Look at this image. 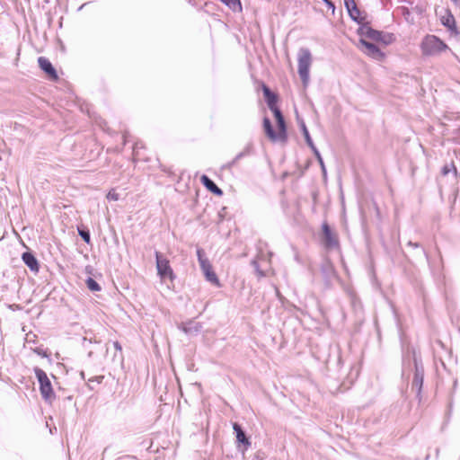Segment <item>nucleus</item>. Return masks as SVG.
<instances>
[{
	"label": "nucleus",
	"instance_id": "0eeeda50",
	"mask_svg": "<svg viewBox=\"0 0 460 460\" xmlns=\"http://www.w3.org/2000/svg\"><path fill=\"white\" fill-rule=\"evenodd\" d=\"M197 255L206 279L215 286H220L219 279L217 278L216 272L213 270L211 263L207 258L204 257V252L201 249H198Z\"/></svg>",
	"mask_w": 460,
	"mask_h": 460
},
{
	"label": "nucleus",
	"instance_id": "f3484780",
	"mask_svg": "<svg viewBox=\"0 0 460 460\" xmlns=\"http://www.w3.org/2000/svg\"><path fill=\"white\" fill-rule=\"evenodd\" d=\"M86 286L89 290L93 292H97L101 290V286L92 278H88L86 279Z\"/></svg>",
	"mask_w": 460,
	"mask_h": 460
},
{
	"label": "nucleus",
	"instance_id": "dca6fc26",
	"mask_svg": "<svg viewBox=\"0 0 460 460\" xmlns=\"http://www.w3.org/2000/svg\"><path fill=\"white\" fill-rule=\"evenodd\" d=\"M221 2L228 6L233 12L241 13L243 11L241 0H221Z\"/></svg>",
	"mask_w": 460,
	"mask_h": 460
},
{
	"label": "nucleus",
	"instance_id": "4468645a",
	"mask_svg": "<svg viewBox=\"0 0 460 460\" xmlns=\"http://www.w3.org/2000/svg\"><path fill=\"white\" fill-rule=\"evenodd\" d=\"M201 183L205 186V188L210 191L211 193L217 196H222L223 191L220 188H218L213 181H211L207 175H202L200 177Z\"/></svg>",
	"mask_w": 460,
	"mask_h": 460
},
{
	"label": "nucleus",
	"instance_id": "20e7f679",
	"mask_svg": "<svg viewBox=\"0 0 460 460\" xmlns=\"http://www.w3.org/2000/svg\"><path fill=\"white\" fill-rule=\"evenodd\" d=\"M35 375L40 383V394L45 401L52 402L56 395L51 382L46 372L40 368H35Z\"/></svg>",
	"mask_w": 460,
	"mask_h": 460
},
{
	"label": "nucleus",
	"instance_id": "9b49d317",
	"mask_svg": "<svg viewBox=\"0 0 460 460\" xmlns=\"http://www.w3.org/2000/svg\"><path fill=\"white\" fill-rule=\"evenodd\" d=\"M39 66L48 75V76L54 81L58 79L56 69L53 67L51 62L45 57L38 58Z\"/></svg>",
	"mask_w": 460,
	"mask_h": 460
},
{
	"label": "nucleus",
	"instance_id": "423d86ee",
	"mask_svg": "<svg viewBox=\"0 0 460 460\" xmlns=\"http://www.w3.org/2000/svg\"><path fill=\"white\" fill-rule=\"evenodd\" d=\"M155 259L157 274L161 280L164 281L169 279L171 282H173L175 274L170 265L169 260L163 256L159 252H155Z\"/></svg>",
	"mask_w": 460,
	"mask_h": 460
},
{
	"label": "nucleus",
	"instance_id": "a211bd4d",
	"mask_svg": "<svg viewBox=\"0 0 460 460\" xmlns=\"http://www.w3.org/2000/svg\"><path fill=\"white\" fill-rule=\"evenodd\" d=\"M451 171L456 172V168L455 164L453 162L450 164H446V165L443 166V168H442V174L443 175H447Z\"/></svg>",
	"mask_w": 460,
	"mask_h": 460
},
{
	"label": "nucleus",
	"instance_id": "39448f33",
	"mask_svg": "<svg viewBox=\"0 0 460 460\" xmlns=\"http://www.w3.org/2000/svg\"><path fill=\"white\" fill-rule=\"evenodd\" d=\"M297 62L299 76L305 85L309 81V69L312 64V55L310 51L306 49H300Z\"/></svg>",
	"mask_w": 460,
	"mask_h": 460
},
{
	"label": "nucleus",
	"instance_id": "ddd939ff",
	"mask_svg": "<svg viewBox=\"0 0 460 460\" xmlns=\"http://www.w3.org/2000/svg\"><path fill=\"white\" fill-rule=\"evenodd\" d=\"M22 259L23 262L28 266V268L31 271H33V272L39 271V270H40L39 262H38L37 259L35 258V256L31 252H26L22 253Z\"/></svg>",
	"mask_w": 460,
	"mask_h": 460
},
{
	"label": "nucleus",
	"instance_id": "6e6552de",
	"mask_svg": "<svg viewBox=\"0 0 460 460\" xmlns=\"http://www.w3.org/2000/svg\"><path fill=\"white\" fill-rule=\"evenodd\" d=\"M322 243L327 249H332L339 245L337 234L331 229L327 222L322 225Z\"/></svg>",
	"mask_w": 460,
	"mask_h": 460
},
{
	"label": "nucleus",
	"instance_id": "2eb2a0df",
	"mask_svg": "<svg viewBox=\"0 0 460 460\" xmlns=\"http://www.w3.org/2000/svg\"><path fill=\"white\" fill-rule=\"evenodd\" d=\"M233 429L236 434V440L238 443L243 444L245 446V449H247L251 443L249 439L246 438L243 430L242 429L241 426L237 423L233 424Z\"/></svg>",
	"mask_w": 460,
	"mask_h": 460
},
{
	"label": "nucleus",
	"instance_id": "f257e3e1",
	"mask_svg": "<svg viewBox=\"0 0 460 460\" xmlns=\"http://www.w3.org/2000/svg\"><path fill=\"white\" fill-rule=\"evenodd\" d=\"M261 88L267 101V104L270 110L273 112L277 122L276 129H274L270 119L264 118L263 128L265 134L272 142H285L287 140V128L284 117L277 105L278 96L272 93L265 84H262Z\"/></svg>",
	"mask_w": 460,
	"mask_h": 460
},
{
	"label": "nucleus",
	"instance_id": "f03ea898",
	"mask_svg": "<svg viewBox=\"0 0 460 460\" xmlns=\"http://www.w3.org/2000/svg\"><path fill=\"white\" fill-rule=\"evenodd\" d=\"M422 54L425 56H433L445 51L447 45L435 35H427L420 43Z\"/></svg>",
	"mask_w": 460,
	"mask_h": 460
},
{
	"label": "nucleus",
	"instance_id": "6ab92c4d",
	"mask_svg": "<svg viewBox=\"0 0 460 460\" xmlns=\"http://www.w3.org/2000/svg\"><path fill=\"white\" fill-rule=\"evenodd\" d=\"M78 234L86 243H90L91 237H90V234L88 231H84V230L78 228Z\"/></svg>",
	"mask_w": 460,
	"mask_h": 460
},
{
	"label": "nucleus",
	"instance_id": "4be33fe9",
	"mask_svg": "<svg viewBox=\"0 0 460 460\" xmlns=\"http://www.w3.org/2000/svg\"><path fill=\"white\" fill-rule=\"evenodd\" d=\"M314 153L322 167V169L324 171L325 170V167H324V164H323V158L320 155V153L318 152V150L316 149V147H314Z\"/></svg>",
	"mask_w": 460,
	"mask_h": 460
},
{
	"label": "nucleus",
	"instance_id": "aec40b11",
	"mask_svg": "<svg viewBox=\"0 0 460 460\" xmlns=\"http://www.w3.org/2000/svg\"><path fill=\"white\" fill-rule=\"evenodd\" d=\"M107 199L109 200H118L119 199V194L117 193V191L115 190H111L108 194H107Z\"/></svg>",
	"mask_w": 460,
	"mask_h": 460
},
{
	"label": "nucleus",
	"instance_id": "9d476101",
	"mask_svg": "<svg viewBox=\"0 0 460 460\" xmlns=\"http://www.w3.org/2000/svg\"><path fill=\"white\" fill-rule=\"evenodd\" d=\"M441 23L447 28L454 35H458L459 31L456 26V19L449 9H446L445 13L440 16Z\"/></svg>",
	"mask_w": 460,
	"mask_h": 460
},
{
	"label": "nucleus",
	"instance_id": "412c9836",
	"mask_svg": "<svg viewBox=\"0 0 460 460\" xmlns=\"http://www.w3.org/2000/svg\"><path fill=\"white\" fill-rule=\"evenodd\" d=\"M304 134H305V137L306 139L308 146L314 150V147H315V146H314V145L310 137V135L305 128H304Z\"/></svg>",
	"mask_w": 460,
	"mask_h": 460
},
{
	"label": "nucleus",
	"instance_id": "f8f14e48",
	"mask_svg": "<svg viewBox=\"0 0 460 460\" xmlns=\"http://www.w3.org/2000/svg\"><path fill=\"white\" fill-rule=\"evenodd\" d=\"M344 4L351 19L358 22H361L365 20V15H362L361 12L357 6L355 0H344Z\"/></svg>",
	"mask_w": 460,
	"mask_h": 460
},
{
	"label": "nucleus",
	"instance_id": "b1692460",
	"mask_svg": "<svg viewBox=\"0 0 460 460\" xmlns=\"http://www.w3.org/2000/svg\"><path fill=\"white\" fill-rule=\"evenodd\" d=\"M453 2L456 5H458L460 7V0H450Z\"/></svg>",
	"mask_w": 460,
	"mask_h": 460
},
{
	"label": "nucleus",
	"instance_id": "1a4fd4ad",
	"mask_svg": "<svg viewBox=\"0 0 460 460\" xmlns=\"http://www.w3.org/2000/svg\"><path fill=\"white\" fill-rule=\"evenodd\" d=\"M359 44L364 47L363 52L367 56L376 60H383L385 58V54L380 50V49L366 39H360Z\"/></svg>",
	"mask_w": 460,
	"mask_h": 460
},
{
	"label": "nucleus",
	"instance_id": "5701e85b",
	"mask_svg": "<svg viewBox=\"0 0 460 460\" xmlns=\"http://www.w3.org/2000/svg\"><path fill=\"white\" fill-rule=\"evenodd\" d=\"M114 347H115L117 349L121 350V346L119 345V343L118 341L114 342Z\"/></svg>",
	"mask_w": 460,
	"mask_h": 460
},
{
	"label": "nucleus",
	"instance_id": "7ed1b4c3",
	"mask_svg": "<svg viewBox=\"0 0 460 460\" xmlns=\"http://www.w3.org/2000/svg\"><path fill=\"white\" fill-rule=\"evenodd\" d=\"M359 35L361 39L370 40L384 46L393 43L395 40L393 34L376 31L369 26L361 27L359 29Z\"/></svg>",
	"mask_w": 460,
	"mask_h": 460
}]
</instances>
